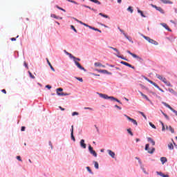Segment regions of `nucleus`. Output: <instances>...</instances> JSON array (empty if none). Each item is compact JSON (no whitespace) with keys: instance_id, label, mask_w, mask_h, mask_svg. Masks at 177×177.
<instances>
[{"instance_id":"obj_1","label":"nucleus","mask_w":177,"mask_h":177,"mask_svg":"<svg viewBox=\"0 0 177 177\" xmlns=\"http://www.w3.org/2000/svg\"><path fill=\"white\" fill-rule=\"evenodd\" d=\"M145 150L146 151H148V153H149V154H153L154 152L156 151V148L152 147V148L151 149V150H150V144H146V145H145ZM149 150H150V151H149Z\"/></svg>"},{"instance_id":"obj_2","label":"nucleus","mask_w":177,"mask_h":177,"mask_svg":"<svg viewBox=\"0 0 177 177\" xmlns=\"http://www.w3.org/2000/svg\"><path fill=\"white\" fill-rule=\"evenodd\" d=\"M97 95H99L100 97H102V99H104L105 100H111L113 97V96H109L107 94H104L102 93H97Z\"/></svg>"},{"instance_id":"obj_3","label":"nucleus","mask_w":177,"mask_h":177,"mask_svg":"<svg viewBox=\"0 0 177 177\" xmlns=\"http://www.w3.org/2000/svg\"><path fill=\"white\" fill-rule=\"evenodd\" d=\"M56 92H57V95L58 96H61V97H63V96H68V95H70V94H68V93H60V92H63V88H57L56 89Z\"/></svg>"},{"instance_id":"obj_4","label":"nucleus","mask_w":177,"mask_h":177,"mask_svg":"<svg viewBox=\"0 0 177 177\" xmlns=\"http://www.w3.org/2000/svg\"><path fill=\"white\" fill-rule=\"evenodd\" d=\"M151 8H153L156 9V10H158V12H160L162 15H165V11H164V9H162L161 7H158L156 5L151 4Z\"/></svg>"},{"instance_id":"obj_5","label":"nucleus","mask_w":177,"mask_h":177,"mask_svg":"<svg viewBox=\"0 0 177 177\" xmlns=\"http://www.w3.org/2000/svg\"><path fill=\"white\" fill-rule=\"evenodd\" d=\"M88 151L93 157H97V153H96V151L93 150V147H92L91 145H88Z\"/></svg>"},{"instance_id":"obj_6","label":"nucleus","mask_w":177,"mask_h":177,"mask_svg":"<svg viewBox=\"0 0 177 177\" xmlns=\"http://www.w3.org/2000/svg\"><path fill=\"white\" fill-rule=\"evenodd\" d=\"M96 71L101 73V74H107L108 75H111V74H113L111 72H109L106 69H96Z\"/></svg>"},{"instance_id":"obj_7","label":"nucleus","mask_w":177,"mask_h":177,"mask_svg":"<svg viewBox=\"0 0 177 177\" xmlns=\"http://www.w3.org/2000/svg\"><path fill=\"white\" fill-rule=\"evenodd\" d=\"M120 64H123L124 66H126L127 67H129L130 68H132L133 70H135V68H136L135 66H132L131 64H129L127 62L121 61Z\"/></svg>"},{"instance_id":"obj_8","label":"nucleus","mask_w":177,"mask_h":177,"mask_svg":"<svg viewBox=\"0 0 177 177\" xmlns=\"http://www.w3.org/2000/svg\"><path fill=\"white\" fill-rule=\"evenodd\" d=\"M75 64L77 67V68H80V70H82L83 71H84V73H86V69H85L84 66H82L81 64H80L78 62L75 61Z\"/></svg>"},{"instance_id":"obj_9","label":"nucleus","mask_w":177,"mask_h":177,"mask_svg":"<svg viewBox=\"0 0 177 177\" xmlns=\"http://www.w3.org/2000/svg\"><path fill=\"white\" fill-rule=\"evenodd\" d=\"M160 26H162V27L164 28H165V30H167V31H169V32H172V29L169 28V27L168 26V25L165 23H161Z\"/></svg>"},{"instance_id":"obj_10","label":"nucleus","mask_w":177,"mask_h":177,"mask_svg":"<svg viewBox=\"0 0 177 177\" xmlns=\"http://www.w3.org/2000/svg\"><path fill=\"white\" fill-rule=\"evenodd\" d=\"M80 147H82V149H86V145L85 144V140H84V139L80 140Z\"/></svg>"},{"instance_id":"obj_11","label":"nucleus","mask_w":177,"mask_h":177,"mask_svg":"<svg viewBox=\"0 0 177 177\" xmlns=\"http://www.w3.org/2000/svg\"><path fill=\"white\" fill-rule=\"evenodd\" d=\"M107 153H108V154L110 155V156L112 158H115V153L114 151H111V149H108Z\"/></svg>"},{"instance_id":"obj_12","label":"nucleus","mask_w":177,"mask_h":177,"mask_svg":"<svg viewBox=\"0 0 177 177\" xmlns=\"http://www.w3.org/2000/svg\"><path fill=\"white\" fill-rule=\"evenodd\" d=\"M133 58H134V59H136V60H137L138 62H139V63H141V64L143 63V58L139 57V55H138L136 54V56H134Z\"/></svg>"},{"instance_id":"obj_13","label":"nucleus","mask_w":177,"mask_h":177,"mask_svg":"<svg viewBox=\"0 0 177 177\" xmlns=\"http://www.w3.org/2000/svg\"><path fill=\"white\" fill-rule=\"evenodd\" d=\"M137 12L138 13H139V15H140L141 17H144V18L147 17L146 15H145V13L143 12V11L139 9V8H137Z\"/></svg>"},{"instance_id":"obj_14","label":"nucleus","mask_w":177,"mask_h":177,"mask_svg":"<svg viewBox=\"0 0 177 177\" xmlns=\"http://www.w3.org/2000/svg\"><path fill=\"white\" fill-rule=\"evenodd\" d=\"M147 142L151 143L152 145V146H156V141H154V140H153V138L148 137Z\"/></svg>"},{"instance_id":"obj_15","label":"nucleus","mask_w":177,"mask_h":177,"mask_svg":"<svg viewBox=\"0 0 177 177\" xmlns=\"http://www.w3.org/2000/svg\"><path fill=\"white\" fill-rule=\"evenodd\" d=\"M50 17H53V19H56L57 20H63V17H59V16H57L55 14H51Z\"/></svg>"},{"instance_id":"obj_16","label":"nucleus","mask_w":177,"mask_h":177,"mask_svg":"<svg viewBox=\"0 0 177 177\" xmlns=\"http://www.w3.org/2000/svg\"><path fill=\"white\" fill-rule=\"evenodd\" d=\"M46 60L47 64H48L50 70H52V71L55 72V68H53V66H52V64H50V62H49V59L46 58Z\"/></svg>"},{"instance_id":"obj_17","label":"nucleus","mask_w":177,"mask_h":177,"mask_svg":"<svg viewBox=\"0 0 177 177\" xmlns=\"http://www.w3.org/2000/svg\"><path fill=\"white\" fill-rule=\"evenodd\" d=\"M162 104L163 106H165V107H167V109H169L171 111H172V110L174 109V108H172V106H171V105L168 104L167 102H162Z\"/></svg>"},{"instance_id":"obj_18","label":"nucleus","mask_w":177,"mask_h":177,"mask_svg":"<svg viewBox=\"0 0 177 177\" xmlns=\"http://www.w3.org/2000/svg\"><path fill=\"white\" fill-rule=\"evenodd\" d=\"M111 102H117V103H119V104H122V102L120 100L115 98L114 96H112Z\"/></svg>"},{"instance_id":"obj_19","label":"nucleus","mask_w":177,"mask_h":177,"mask_svg":"<svg viewBox=\"0 0 177 177\" xmlns=\"http://www.w3.org/2000/svg\"><path fill=\"white\" fill-rule=\"evenodd\" d=\"M94 66H95V67H102L103 68H106V66L102 64L100 62L94 63Z\"/></svg>"},{"instance_id":"obj_20","label":"nucleus","mask_w":177,"mask_h":177,"mask_svg":"<svg viewBox=\"0 0 177 177\" xmlns=\"http://www.w3.org/2000/svg\"><path fill=\"white\" fill-rule=\"evenodd\" d=\"M89 29L90 30H93V31H97V32L102 33V30H100V29H99L97 28H95L93 26H89Z\"/></svg>"},{"instance_id":"obj_21","label":"nucleus","mask_w":177,"mask_h":177,"mask_svg":"<svg viewBox=\"0 0 177 177\" xmlns=\"http://www.w3.org/2000/svg\"><path fill=\"white\" fill-rule=\"evenodd\" d=\"M140 35H141V37H142V38H144V39H146V41H147L148 42L151 39V38H150L149 37H147L142 33H140Z\"/></svg>"},{"instance_id":"obj_22","label":"nucleus","mask_w":177,"mask_h":177,"mask_svg":"<svg viewBox=\"0 0 177 177\" xmlns=\"http://www.w3.org/2000/svg\"><path fill=\"white\" fill-rule=\"evenodd\" d=\"M71 59H73L74 63H75V62H81V59L78 58L74 55H72V57H71Z\"/></svg>"},{"instance_id":"obj_23","label":"nucleus","mask_w":177,"mask_h":177,"mask_svg":"<svg viewBox=\"0 0 177 177\" xmlns=\"http://www.w3.org/2000/svg\"><path fill=\"white\" fill-rule=\"evenodd\" d=\"M167 161H168V159H167L166 157L160 158V162H162V165H164V164H165V162H167Z\"/></svg>"},{"instance_id":"obj_24","label":"nucleus","mask_w":177,"mask_h":177,"mask_svg":"<svg viewBox=\"0 0 177 177\" xmlns=\"http://www.w3.org/2000/svg\"><path fill=\"white\" fill-rule=\"evenodd\" d=\"M160 2H162V3H169V5H172V3H174V2L169 1V0H160Z\"/></svg>"},{"instance_id":"obj_25","label":"nucleus","mask_w":177,"mask_h":177,"mask_svg":"<svg viewBox=\"0 0 177 177\" xmlns=\"http://www.w3.org/2000/svg\"><path fill=\"white\" fill-rule=\"evenodd\" d=\"M98 15H99V16H101L102 17H104V19H110V17H109V15H107L104 13L100 12Z\"/></svg>"},{"instance_id":"obj_26","label":"nucleus","mask_w":177,"mask_h":177,"mask_svg":"<svg viewBox=\"0 0 177 177\" xmlns=\"http://www.w3.org/2000/svg\"><path fill=\"white\" fill-rule=\"evenodd\" d=\"M149 43L151 44L152 45H155V46L158 45V42H157V41H156L153 39H151V40L149 41Z\"/></svg>"},{"instance_id":"obj_27","label":"nucleus","mask_w":177,"mask_h":177,"mask_svg":"<svg viewBox=\"0 0 177 177\" xmlns=\"http://www.w3.org/2000/svg\"><path fill=\"white\" fill-rule=\"evenodd\" d=\"M166 129H169V131H170L171 133H175V130L171 126H169V127L168 126H166Z\"/></svg>"},{"instance_id":"obj_28","label":"nucleus","mask_w":177,"mask_h":177,"mask_svg":"<svg viewBox=\"0 0 177 177\" xmlns=\"http://www.w3.org/2000/svg\"><path fill=\"white\" fill-rule=\"evenodd\" d=\"M90 2H93V3H96L97 5H102V3L99 1V0H88Z\"/></svg>"},{"instance_id":"obj_29","label":"nucleus","mask_w":177,"mask_h":177,"mask_svg":"<svg viewBox=\"0 0 177 177\" xmlns=\"http://www.w3.org/2000/svg\"><path fill=\"white\" fill-rule=\"evenodd\" d=\"M55 8H56L57 9H59V10H62V12H66V10L60 6H59V5H55Z\"/></svg>"},{"instance_id":"obj_30","label":"nucleus","mask_w":177,"mask_h":177,"mask_svg":"<svg viewBox=\"0 0 177 177\" xmlns=\"http://www.w3.org/2000/svg\"><path fill=\"white\" fill-rule=\"evenodd\" d=\"M127 12H129L130 13H133V7L129 6L127 9Z\"/></svg>"},{"instance_id":"obj_31","label":"nucleus","mask_w":177,"mask_h":177,"mask_svg":"<svg viewBox=\"0 0 177 177\" xmlns=\"http://www.w3.org/2000/svg\"><path fill=\"white\" fill-rule=\"evenodd\" d=\"M119 59H122V60H125V62H129V59H128L127 57H124V55L118 56Z\"/></svg>"},{"instance_id":"obj_32","label":"nucleus","mask_w":177,"mask_h":177,"mask_svg":"<svg viewBox=\"0 0 177 177\" xmlns=\"http://www.w3.org/2000/svg\"><path fill=\"white\" fill-rule=\"evenodd\" d=\"M93 162L94 164V167L95 168V169H99V162L96 161H93Z\"/></svg>"},{"instance_id":"obj_33","label":"nucleus","mask_w":177,"mask_h":177,"mask_svg":"<svg viewBox=\"0 0 177 177\" xmlns=\"http://www.w3.org/2000/svg\"><path fill=\"white\" fill-rule=\"evenodd\" d=\"M86 169H87L88 172H89L91 175H93V171H92V169L89 166L86 167Z\"/></svg>"},{"instance_id":"obj_34","label":"nucleus","mask_w":177,"mask_h":177,"mask_svg":"<svg viewBox=\"0 0 177 177\" xmlns=\"http://www.w3.org/2000/svg\"><path fill=\"white\" fill-rule=\"evenodd\" d=\"M128 134L131 136H133V133L132 132V129L131 128L127 129Z\"/></svg>"},{"instance_id":"obj_35","label":"nucleus","mask_w":177,"mask_h":177,"mask_svg":"<svg viewBox=\"0 0 177 177\" xmlns=\"http://www.w3.org/2000/svg\"><path fill=\"white\" fill-rule=\"evenodd\" d=\"M64 52L65 55H66L67 56H69L70 59H71V57H73V54L67 52V50H64Z\"/></svg>"},{"instance_id":"obj_36","label":"nucleus","mask_w":177,"mask_h":177,"mask_svg":"<svg viewBox=\"0 0 177 177\" xmlns=\"http://www.w3.org/2000/svg\"><path fill=\"white\" fill-rule=\"evenodd\" d=\"M28 73L29 75V77H30L32 78V80H35V76H34V75H32V73H31V71H28Z\"/></svg>"},{"instance_id":"obj_37","label":"nucleus","mask_w":177,"mask_h":177,"mask_svg":"<svg viewBox=\"0 0 177 177\" xmlns=\"http://www.w3.org/2000/svg\"><path fill=\"white\" fill-rule=\"evenodd\" d=\"M124 36L126 39H128V41H130L131 40H132V37L128 36V35H127V33H124Z\"/></svg>"},{"instance_id":"obj_38","label":"nucleus","mask_w":177,"mask_h":177,"mask_svg":"<svg viewBox=\"0 0 177 177\" xmlns=\"http://www.w3.org/2000/svg\"><path fill=\"white\" fill-rule=\"evenodd\" d=\"M73 20H75V21H77V23H79L80 24H82V26H84V22H82V21H80L77 18H75V17H73Z\"/></svg>"},{"instance_id":"obj_39","label":"nucleus","mask_w":177,"mask_h":177,"mask_svg":"<svg viewBox=\"0 0 177 177\" xmlns=\"http://www.w3.org/2000/svg\"><path fill=\"white\" fill-rule=\"evenodd\" d=\"M140 168H141L142 172H144V174H145L146 175H149V173L147 171H146V169H145V167H143V165H141Z\"/></svg>"},{"instance_id":"obj_40","label":"nucleus","mask_w":177,"mask_h":177,"mask_svg":"<svg viewBox=\"0 0 177 177\" xmlns=\"http://www.w3.org/2000/svg\"><path fill=\"white\" fill-rule=\"evenodd\" d=\"M168 91L170 92V93L176 95V91H175L173 88H169Z\"/></svg>"},{"instance_id":"obj_41","label":"nucleus","mask_w":177,"mask_h":177,"mask_svg":"<svg viewBox=\"0 0 177 177\" xmlns=\"http://www.w3.org/2000/svg\"><path fill=\"white\" fill-rule=\"evenodd\" d=\"M140 88H142V89H145V91H149V88L142 84H140Z\"/></svg>"},{"instance_id":"obj_42","label":"nucleus","mask_w":177,"mask_h":177,"mask_svg":"<svg viewBox=\"0 0 177 177\" xmlns=\"http://www.w3.org/2000/svg\"><path fill=\"white\" fill-rule=\"evenodd\" d=\"M127 53H129V55H131V56H132V57H134V56H136V54L131 52V50H127Z\"/></svg>"},{"instance_id":"obj_43","label":"nucleus","mask_w":177,"mask_h":177,"mask_svg":"<svg viewBox=\"0 0 177 177\" xmlns=\"http://www.w3.org/2000/svg\"><path fill=\"white\" fill-rule=\"evenodd\" d=\"M82 6L83 8H86L87 9H90V10H92V9H93V8H91V6H86V5H85V4H82Z\"/></svg>"},{"instance_id":"obj_44","label":"nucleus","mask_w":177,"mask_h":177,"mask_svg":"<svg viewBox=\"0 0 177 177\" xmlns=\"http://www.w3.org/2000/svg\"><path fill=\"white\" fill-rule=\"evenodd\" d=\"M139 114H140L142 116H143V118H145V120H147V117L146 116L145 113H143L142 111H139Z\"/></svg>"},{"instance_id":"obj_45","label":"nucleus","mask_w":177,"mask_h":177,"mask_svg":"<svg viewBox=\"0 0 177 177\" xmlns=\"http://www.w3.org/2000/svg\"><path fill=\"white\" fill-rule=\"evenodd\" d=\"M149 124L151 128H153V129H157L156 125H154V124H153L151 122H149Z\"/></svg>"},{"instance_id":"obj_46","label":"nucleus","mask_w":177,"mask_h":177,"mask_svg":"<svg viewBox=\"0 0 177 177\" xmlns=\"http://www.w3.org/2000/svg\"><path fill=\"white\" fill-rule=\"evenodd\" d=\"M97 24H99L100 26H102V27H104L105 28H109V26H107V25L102 24L101 22H97Z\"/></svg>"},{"instance_id":"obj_47","label":"nucleus","mask_w":177,"mask_h":177,"mask_svg":"<svg viewBox=\"0 0 177 177\" xmlns=\"http://www.w3.org/2000/svg\"><path fill=\"white\" fill-rule=\"evenodd\" d=\"M168 148L169 149V150H174V144H168Z\"/></svg>"},{"instance_id":"obj_48","label":"nucleus","mask_w":177,"mask_h":177,"mask_svg":"<svg viewBox=\"0 0 177 177\" xmlns=\"http://www.w3.org/2000/svg\"><path fill=\"white\" fill-rule=\"evenodd\" d=\"M156 78H158V80H160V81H162V80H163L164 79V77H162V76H161V75H158V74H156Z\"/></svg>"},{"instance_id":"obj_49","label":"nucleus","mask_w":177,"mask_h":177,"mask_svg":"<svg viewBox=\"0 0 177 177\" xmlns=\"http://www.w3.org/2000/svg\"><path fill=\"white\" fill-rule=\"evenodd\" d=\"M71 28L73 30V31H74V32H78V31L73 25H71Z\"/></svg>"},{"instance_id":"obj_50","label":"nucleus","mask_w":177,"mask_h":177,"mask_svg":"<svg viewBox=\"0 0 177 177\" xmlns=\"http://www.w3.org/2000/svg\"><path fill=\"white\" fill-rule=\"evenodd\" d=\"M75 80H77V81H80V82H84V79L82 77H75Z\"/></svg>"},{"instance_id":"obj_51","label":"nucleus","mask_w":177,"mask_h":177,"mask_svg":"<svg viewBox=\"0 0 177 177\" xmlns=\"http://www.w3.org/2000/svg\"><path fill=\"white\" fill-rule=\"evenodd\" d=\"M142 97H144V99H146L147 100V102H151L150 100V99L149 98V97H147V95H146L145 94L143 95Z\"/></svg>"},{"instance_id":"obj_52","label":"nucleus","mask_w":177,"mask_h":177,"mask_svg":"<svg viewBox=\"0 0 177 177\" xmlns=\"http://www.w3.org/2000/svg\"><path fill=\"white\" fill-rule=\"evenodd\" d=\"M80 115V113L77 111H74L72 113V117H74L75 115Z\"/></svg>"},{"instance_id":"obj_53","label":"nucleus","mask_w":177,"mask_h":177,"mask_svg":"<svg viewBox=\"0 0 177 177\" xmlns=\"http://www.w3.org/2000/svg\"><path fill=\"white\" fill-rule=\"evenodd\" d=\"M108 48H109L110 49H113V50H115V52H118V49H117L114 47L109 46Z\"/></svg>"},{"instance_id":"obj_54","label":"nucleus","mask_w":177,"mask_h":177,"mask_svg":"<svg viewBox=\"0 0 177 177\" xmlns=\"http://www.w3.org/2000/svg\"><path fill=\"white\" fill-rule=\"evenodd\" d=\"M157 175H159V176H163L164 173L161 172V171H156Z\"/></svg>"},{"instance_id":"obj_55","label":"nucleus","mask_w":177,"mask_h":177,"mask_svg":"<svg viewBox=\"0 0 177 177\" xmlns=\"http://www.w3.org/2000/svg\"><path fill=\"white\" fill-rule=\"evenodd\" d=\"M71 140H73V142H75V137L74 136V134H71Z\"/></svg>"},{"instance_id":"obj_56","label":"nucleus","mask_w":177,"mask_h":177,"mask_svg":"<svg viewBox=\"0 0 177 177\" xmlns=\"http://www.w3.org/2000/svg\"><path fill=\"white\" fill-rule=\"evenodd\" d=\"M16 158L17 160H18V161H20L21 162L23 161V160L21 159V156H17Z\"/></svg>"},{"instance_id":"obj_57","label":"nucleus","mask_w":177,"mask_h":177,"mask_svg":"<svg viewBox=\"0 0 177 177\" xmlns=\"http://www.w3.org/2000/svg\"><path fill=\"white\" fill-rule=\"evenodd\" d=\"M131 122H133V124L134 125L138 126V122L136 121V120L133 119Z\"/></svg>"},{"instance_id":"obj_58","label":"nucleus","mask_w":177,"mask_h":177,"mask_svg":"<svg viewBox=\"0 0 177 177\" xmlns=\"http://www.w3.org/2000/svg\"><path fill=\"white\" fill-rule=\"evenodd\" d=\"M71 134H74V125H72V126H71Z\"/></svg>"},{"instance_id":"obj_59","label":"nucleus","mask_w":177,"mask_h":177,"mask_svg":"<svg viewBox=\"0 0 177 177\" xmlns=\"http://www.w3.org/2000/svg\"><path fill=\"white\" fill-rule=\"evenodd\" d=\"M125 115V117H126V118H127V120H129V121H132V120H133V118H131V117H129V116H128V115Z\"/></svg>"},{"instance_id":"obj_60","label":"nucleus","mask_w":177,"mask_h":177,"mask_svg":"<svg viewBox=\"0 0 177 177\" xmlns=\"http://www.w3.org/2000/svg\"><path fill=\"white\" fill-rule=\"evenodd\" d=\"M117 53H114L115 56H116L117 57H118V56H121L120 50H118V52H116Z\"/></svg>"},{"instance_id":"obj_61","label":"nucleus","mask_w":177,"mask_h":177,"mask_svg":"<svg viewBox=\"0 0 177 177\" xmlns=\"http://www.w3.org/2000/svg\"><path fill=\"white\" fill-rule=\"evenodd\" d=\"M17 38H19V35H17L16 37L10 38V41H16V39H17Z\"/></svg>"},{"instance_id":"obj_62","label":"nucleus","mask_w":177,"mask_h":177,"mask_svg":"<svg viewBox=\"0 0 177 177\" xmlns=\"http://www.w3.org/2000/svg\"><path fill=\"white\" fill-rule=\"evenodd\" d=\"M21 132H24L26 131V127L25 126H22L21 127Z\"/></svg>"},{"instance_id":"obj_63","label":"nucleus","mask_w":177,"mask_h":177,"mask_svg":"<svg viewBox=\"0 0 177 177\" xmlns=\"http://www.w3.org/2000/svg\"><path fill=\"white\" fill-rule=\"evenodd\" d=\"M24 66L26 67V68L28 69V64H27V62H24Z\"/></svg>"},{"instance_id":"obj_64","label":"nucleus","mask_w":177,"mask_h":177,"mask_svg":"<svg viewBox=\"0 0 177 177\" xmlns=\"http://www.w3.org/2000/svg\"><path fill=\"white\" fill-rule=\"evenodd\" d=\"M46 88H47V89H52V86L47 84L46 85Z\"/></svg>"}]
</instances>
